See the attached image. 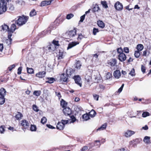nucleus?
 I'll return each instance as SVG.
<instances>
[{"mask_svg":"<svg viewBox=\"0 0 151 151\" xmlns=\"http://www.w3.org/2000/svg\"><path fill=\"white\" fill-rule=\"evenodd\" d=\"M28 18L29 17L27 16H20L16 22L19 26H21L26 23Z\"/></svg>","mask_w":151,"mask_h":151,"instance_id":"1","label":"nucleus"},{"mask_svg":"<svg viewBox=\"0 0 151 151\" xmlns=\"http://www.w3.org/2000/svg\"><path fill=\"white\" fill-rule=\"evenodd\" d=\"M16 29V27L15 24H12L10 28V29H9V31L8 32V39L7 40L6 42L8 43L9 44L11 43V42L12 40L11 38L12 36V33H13Z\"/></svg>","mask_w":151,"mask_h":151,"instance_id":"2","label":"nucleus"},{"mask_svg":"<svg viewBox=\"0 0 151 151\" xmlns=\"http://www.w3.org/2000/svg\"><path fill=\"white\" fill-rule=\"evenodd\" d=\"M7 2L5 0L0 1V14L4 13L6 10Z\"/></svg>","mask_w":151,"mask_h":151,"instance_id":"3","label":"nucleus"},{"mask_svg":"<svg viewBox=\"0 0 151 151\" xmlns=\"http://www.w3.org/2000/svg\"><path fill=\"white\" fill-rule=\"evenodd\" d=\"M73 73V71L71 72V69L67 70L66 74L63 73L61 75L60 79V81L65 82L67 81L68 79V75H71Z\"/></svg>","mask_w":151,"mask_h":151,"instance_id":"4","label":"nucleus"},{"mask_svg":"<svg viewBox=\"0 0 151 151\" xmlns=\"http://www.w3.org/2000/svg\"><path fill=\"white\" fill-rule=\"evenodd\" d=\"M20 124L23 128L25 129L27 128L29 126V124L28 121L25 119L21 121Z\"/></svg>","mask_w":151,"mask_h":151,"instance_id":"5","label":"nucleus"},{"mask_svg":"<svg viewBox=\"0 0 151 151\" xmlns=\"http://www.w3.org/2000/svg\"><path fill=\"white\" fill-rule=\"evenodd\" d=\"M75 83L79 86L80 87L81 86L82 84L81 83V78L78 75L75 76L74 77Z\"/></svg>","mask_w":151,"mask_h":151,"instance_id":"6","label":"nucleus"},{"mask_svg":"<svg viewBox=\"0 0 151 151\" xmlns=\"http://www.w3.org/2000/svg\"><path fill=\"white\" fill-rule=\"evenodd\" d=\"M114 7L118 11L121 10L123 8V5L119 1H117L115 4Z\"/></svg>","mask_w":151,"mask_h":151,"instance_id":"7","label":"nucleus"},{"mask_svg":"<svg viewBox=\"0 0 151 151\" xmlns=\"http://www.w3.org/2000/svg\"><path fill=\"white\" fill-rule=\"evenodd\" d=\"M63 112L65 116H70L72 114L71 109L69 107L65 108L63 110Z\"/></svg>","mask_w":151,"mask_h":151,"instance_id":"8","label":"nucleus"},{"mask_svg":"<svg viewBox=\"0 0 151 151\" xmlns=\"http://www.w3.org/2000/svg\"><path fill=\"white\" fill-rule=\"evenodd\" d=\"M118 58L120 61H124L126 59V55L124 53H120L118 55Z\"/></svg>","mask_w":151,"mask_h":151,"instance_id":"9","label":"nucleus"},{"mask_svg":"<svg viewBox=\"0 0 151 151\" xmlns=\"http://www.w3.org/2000/svg\"><path fill=\"white\" fill-rule=\"evenodd\" d=\"M65 53L63 50H59L58 54V59H63L64 57Z\"/></svg>","mask_w":151,"mask_h":151,"instance_id":"10","label":"nucleus"},{"mask_svg":"<svg viewBox=\"0 0 151 151\" xmlns=\"http://www.w3.org/2000/svg\"><path fill=\"white\" fill-rule=\"evenodd\" d=\"M113 75L115 78L118 79L121 76V73L119 70H116L114 72Z\"/></svg>","mask_w":151,"mask_h":151,"instance_id":"11","label":"nucleus"},{"mask_svg":"<svg viewBox=\"0 0 151 151\" xmlns=\"http://www.w3.org/2000/svg\"><path fill=\"white\" fill-rule=\"evenodd\" d=\"M0 29L1 31L3 30L5 32L7 31L8 32L9 31V28L8 26L5 24L0 27Z\"/></svg>","mask_w":151,"mask_h":151,"instance_id":"12","label":"nucleus"},{"mask_svg":"<svg viewBox=\"0 0 151 151\" xmlns=\"http://www.w3.org/2000/svg\"><path fill=\"white\" fill-rule=\"evenodd\" d=\"M76 31L75 29H74L73 30H71L69 31L68 33V35L69 37L70 38H72L76 35Z\"/></svg>","mask_w":151,"mask_h":151,"instance_id":"13","label":"nucleus"},{"mask_svg":"<svg viewBox=\"0 0 151 151\" xmlns=\"http://www.w3.org/2000/svg\"><path fill=\"white\" fill-rule=\"evenodd\" d=\"M52 27H50L47 28V30H45L42 32L41 33L42 35L41 37H42L47 34L50 33L51 30H52Z\"/></svg>","mask_w":151,"mask_h":151,"instance_id":"14","label":"nucleus"},{"mask_svg":"<svg viewBox=\"0 0 151 151\" xmlns=\"http://www.w3.org/2000/svg\"><path fill=\"white\" fill-rule=\"evenodd\" d=\"M135 132L133 131L128 130L125 132V136L127 137H130Z\"/></svg>","mask_w":151,"mask_h":151,"instance_id":"15","label":"nucleus"},{"mask_svg":"<svg viewBox=\"0 0 151 151\" xmlns=\"http://www.w3.org/2000/svg\"><path fill=\"white\" fill-rule=\"evenodd\" d=\"M46 74V72L45 71L40 72L36 74V76L40 78H42L44 77Z\"/></svg>","mask_w":151,"mask_h":151,"instance_id":"16","label":"nucleus"},{"mask_svg":"<svg viewBox=\"0 0 151 151\" xmlns=\"http://www.w3.org/2000/svg\"><path fill=\"white\" fill-rule=\"evenodd\" d=\"M117 61L115 59H113L108 62V64L111 66H114L116 64Z\"/></svg>","mask_w":151,"mask_h":151,"instance_id":"17","label":"nucleus"},{"mask_svg":"<svg viewBox=\"0 0 151 151\" xmlns=\"http://www.w3.org/2000/svg\"><path fill=\"white\" fill-rule=\"evenodd\" d=\"M79 43L78 42H73L71 43H70L68 45V46L67 47V49H70L73 47L76 46Z\"/></svg>","mask_w":151,"mask_h":151,"instance_id":"18","label":"nucleus"},{"mask_svg":"<svg viewBox=\"0 0 151 151\" xmlns=\"http://www.w3.org/2000/svg\"><path fill=\"white\" fill-rule=\"evenodd\" d=\"M51 3V1H42L40 4V6H45L48 5L50 4Z\"/></svg>","mask_w":151,"mask_h":151,"instance_id":"19","label":"nucleus"},{"mask_svg":"<svg viewBox=\"0 0 151 151\" xmlns=\"http://www.w3.org/2000/svg\"><path fill=\"white\" fill-rule=\"evenodd\" d=\"M64 127L65 126L62 124V123L59 122L57 124V125L56 126L57 129L60 130H63V129Z\"/></svg>","mask_w":151,"mask_h":151,"instance_id":"20","label":"nucleus"},{"mask_svg":"<svg viewBox=\"0 0 151 151\" xmlns=\"http://www.w3.org/2000/svg\"><path fill=\"white\" fill-rule=\"evenodd\" d=\"M6 94V91L3 88H1L0 90V96H4Z\"/></svg>","mask_w":151,"mask_h":151,"instance_id":"21","label":"nucleus"},{"mask_svg":"<svg viewBox=\"0 0 151 151\" xmlns=\"http://www.w3.org/2000/svg\"><path fill=\"white\" fill-rule=\"evenodd\" d=\"M22 117L23 115L21 113L19 112H17L15 116V117L17 120H20Z\"/></svg>","mask_w":151,"mask_h":151,"instance_id":"22","label":"nucleus"},{"mask_svg":"<svg viewBox=\"0 0 151 151\" xmlns=\"http://www.w3.org/2000/svg\"><path fill=\"white\" fill-rule=\"evenodd\" d=\"M97 24L101 28H104L105 27V24L104 23L101 21H98Z\"/></svg>","mask_w":151,"mask_h":151,"instance_id":"23","label":"nucleus"},{"mask_svg":"<svg viewBox=\"0 0 151 151\" xmlns=\"http://www.w3.org/2000/svg\"><path fill=\"white\" fill-rule=\"evenodd\" d=\"M75 68L77 69H80L81 66V61H77L75 65Z\"/></svg>","mask_w":151,"mask_h":151,"instance_id":"24","label":"nucleus"},{"mask_svg":"<svg viewBox=\"0 0 151 151\" xmlns=\"http://www.w3.org/2000/svg\"><path fill=\"white\" fill-rule=\"evenodd\" d=\"M143 48L144 46L143 45L141 44H139L137 46V50H138L139 51H142L143 49Z\"/></svg>","mask_w":151,"mask_h":151,"instance_id":"25","label":"nucleus"},{"mask_svg":"<svg viewBox=\"0 0 151 151\" xmlns=\"http://www.w3.org/2000/svg\"><path fill=\"white\" fill-rule=\"evenodd\" d=\"M90 116L91 117H93L95 116L96 114V112L92 109L89 113Z\"/></svg>","mask_w":151,"mask_h":151,"instance_id":"26","label":"nucleus"},{"mask_svg":"<svg viewBox=\"0 0 151 151\" xmlns=\"http://www.w3.org/2000/svg\"><path fill=\"white\" fill-rule=\"evenodd\" d=\"M82 117L85 121H87L90 119L89 116L87 114H85L83 115Z\"/></svg>","mask_w":151,"mask_h":151,"instance_id":"27","label":"nucleus"},{"mask_svg":"<svg viewBox=\"0 0 151 151\" xmlns=\"http://www.w3.org/2000/svg\"><path fill=\"white\" fill-rule=\"evenodd\" d=\"M47 79L48 80L46 81V83H53L55 80L54 78H47Z\"/></svg>","mask_w":151,"mask_h":151,"instance_id":"28","label":"nucleus"},{"mask_svg":"<svg viewBox=\"0 0 151 151\" xmlns=\"http://www.w3.org/2000/svg\"><path fill=\"white\" fill-rule=\"evenodd\" d=\"M5 102V98L4 96H1L0 97V104H3Z\"/></svg>","mask_w":151,"mask_h":151,"instance_id":"29","label":"nucleus"},{"mask_svg":"<svg viewBox=\"0 0 151 151\" xmlns=\"http://www.w3.org/2000/svg\"><path fill=\"white\" fill-rule=\"evenodd\" d=\"M150 137L146 136L144 137L143 139V141L145 143H148L149 142H150Z\"/></svg>","mask_w":151,"mask_h":151,"instance_id":"30","label":"nucleus"},{"mask_svg":"<svg viewBox=\"0 0 151 151\" xmlns=\"http://www.w3.org/2000/svg\"><path fill=\"white\" fill-rule=\"evenodd\" d=\"M101 4L102 5L103 7L106 9L108 7L107 2L106 1H101Z\"/></svg>","mask_w":151,"mask_h":151,"instance_id":"31","label":"nucleus"},{"mask_svg":"<svg viewBox=\"0 0 151 151\" xmlns=\"http://www.w3.org/2000/svg\"><path fill=\"white\" fill-rule=\"evenodd\" d=\"M140 55V51L138 50H136L134 52V55L136 58H138Z\"/></svg>","mask_w":151,"mask_h":151,"instance_id":"32","label":"nucleus"},{"mask_svg":"<svg viewBox=\"0 0 151 151\" xmlns=\"http://www.w3.org/2000/svg\"><path fill=\"white\" fill-rule=\"evenodd\" d=\"M106 127V124H103L101 127L98 128L97 130H103L105 129Z\"/></svg>","mask_w":151,"mask_h":151,"instance_id":"33","label":"nucleus"},{"mask_svg":"<svg viewBox=\"0 0 151 151\" xmlns=\"http://www.w3.org/2000/svg\"><path fill=\"white\" fill-rule=\"evenodd\" d=\"M27 72L28 73L32 74L34 73V70L32 68H27Z\"/></svg>","mask_w":151,"mask_h":151,"instance_id":"34","label":"nucleus"},{"mask_svg":"<svg viewBox=\"0 0 151 151\" xmlns=\"http://www.w3.org/2000/svg\"><path fill=\"white\" fill-rule=\"evenodd\" d=\"M67 104V103L63 99H62L61 101V105L63 108H65L66 107Z\"/></svg>","mask_w":151,"mask_h":151,"instance_id":"35","label":"nucleus"},{"mask_svg":"<svg viewBox=\"0 0 151 151\" xmlns=\"http://www.w3.org/2000/svg\"><path fill=\"white\" fill-rule=\"evenodd\" d=\"M41 92L40 91H35L33 93L34 95L36 96H39L41 94Z\"/></svg>","mask_w":151,"mask_h":151,"instance_id":"36","label":"nucleus"},{"mask_svg":"<svg viewBox=\"0 0 151 151\" xmlns=\"http://www.w3.org/2000/svg\"><path fill=\"white\" fill-rule=\"evenodd\" d=\"M37 129V127L35 125L31 124L30 128V130L32 131H35Z\"/></svg>","mask_w":151,"mask_h":151,"instance_id":"37","label":"nucleus"},{"mask_svg":"<svg viewBox=\"0 0 151 151\" xmlns=\"http://www.w3.org/2000/svg\"><path fill=\"white\" fill-rule=\"evenodd\" d=\"M36 14V13L35 10L34 9H33L30 12L29 15L30 16L32 17L35 15Z\"/></svg>","mask_w":151,"mask_h":151,"instance_id":"38","label":"nucleus"},{"mask_svg":"<svg viewBox=\"0 0 151 151\" xmlns=\"http://www.w3.org/2000/svg\"><path fill=\"white\" fill-rule=\"evenodd\" d=\"M129 74L131 76H135V70L134 68H132L131 71L129 73Z\"/></svg>","mask_w":151,"mask_h":151,"instance_id":"39","label":"nucleus"},{"mask_svg":"<svg viewBox=\"0 0 151 151\" xmlns=\"http://www.w3.org/2000/svg\"><path fill=\"white\" fill-rule=\"evenodd\" d=\"M99 9V7L98 6V5H96L93 7V12H95L97 11Z\"/></svg>","mask_w":151,"mask_h":151,"instance_id":"40","label":"nucleus"},{"mask_svg":"<svg viewBox=\"0 0 151 151\" xmlns=\"http://www.w3.org/2000/svg\"><path fill=\"white\" fill-rule=\"evenodd\" d=\"M5 127L4 126H1L0 127V132L1 133H3L5 131Z\"/></svg>","mask_w":151,"mask_h":151,"instance_id":"41","label":"nucleus"},{"mask_svg":"<svg viewBox=\"0 0 151 151\" xmlns=\"http://www.w3.org/2000/svg\"><path fill=\"white\" fill-rule=\"evenodd\" d=\"M74 15L73 14H67L66 16V18L68 19H70L73 17Z\"/></svg>","mask_w":151,"mask_h":151,"instance_id":"42","label":"nucleus"},{"mask_svg":"<svg viewBox=\"0 0 151 151\" xmlns=\"http://www.w3.org/2000/svg\"><path fill=\"white\" fill-rule=\"evenodd\" d=\"M150 115V113L147 112H144L142 114V116L143 117H146Z\"/></svg>","mask_w":151,"mask_h":151,"instance_id":"43","label":"nucleus"},{"mask_svg":"<svg viewBox=\"0 0 151 151\" xmlns=\"http://www.w3.org/2000/svg\"><path fill=\"white\" fill-rule=\"evenodd\" d=\"M7 8L9 9V10L10 11H13L14 9L13 5L11 4L9 5Z\"/></svg>","mask_w":151,"mask_h":151,"instance_id":"44","label":"nucleus"},{"mask_svg":"<svg viewBox=\"0 0 151 151\" xmlns=\"http://www.w3.org/2000/svg\"><path fill=\"white\" fill-rule=\"evenodd\" d=\"M47 122V119L46 117H43L41 119V122L43 124H44L46 123Z\"/></svg>","mask_w":151,"mask_h":151,"instance_id":"45","label":"nucleus"},{"mask_svg":"<svg viewBox=\"0 0 151 151\" xmlns=\"http://www.w3.org/2000/svg\"><path fill=\"white\" fill-rule=\"evenodd\" d=\"M99 32L98 29L94 28L93 29V33L94 35H96V33Z\"/></svg>","mask_w":151,"mask_h":151,"instance_id":"46","label":"nucleus"},{"mask_svg":"<svg viewBox=\"0 0 151 151\" xmlns=\"http://www.w3.org/2000/svg\"><path fill=\"white\" fill-rule=\"evenodd\" d=\"M100 141L99 140H96L94 143V145L95 146H98L99 147L100 145Z\"/></svg>","mask_w":151,"mask_h":151,"instance_id":"47","label":"nucleus"},{"mask_svg":"<svg viewBox=\"0 0 151 151\" xmlns=\"http://www.w3.org/2000/svg\"><path fill=\"white\" fill-rule=\"evenodd\" d=\"M84 37L82 35L81 33L78 34V36L77 37V39L78 40H81Z\"/></svg>","mask_w":151,"mask_h":151,"instance_id":"48","label":"nucleus"},{"mask_svg":"<svg viewBox=\"0 0 151 151\" xmlns=\"http://www.w3.org/2000/svg\"><path fill=\"white\" fill-rule=\"evenodd\" d=\"M33 109L36 112H38L39 111V109L36 105H34L33 106Z\"/></svg>","mask_w":151,"mask_h":151,"instance_id":"49","label":"nucleus"},{"mask_svg":"<svg viewBox=\"0 0 151 151\" xmlns=\"http://www.w3.org/2000/svg\"><path fill=\"white\" fill-rule=\"evenodd\" d=\"M111 74L110 73H107L106 76V79H109L110 78H111Z\"/></svg>","mask_w":151,"mask_h":151,"instance_id":"50","label":"nucleus"},{"mask_svg":"<svg viewBox=\"0 0 151 151\" xmlns=\"http://www.w3.org/2000/svg\"><path fill=\"white\" fill-rule=\"evenodd\" d=\"M141 70L142 72L144 73L145 72L146 69L145 67L143 65H141Z\"/></svg>","mask_w":151,"mask_h":151,"instance_id":"51","label":"nucleus"},{"mask_svg":"<svg viewBox=\"0 0 151 151\" xmlns=\"http://www.w3.org/2000/svg\"><path fill=\"white\" fill-rule=\"evenodd\" d=\"M147 52H148V54L147 55H148L150 53L149 51H147V50H145L143 52V53L142 55L143 56H147Z\"/></svg>","mask_w":151,"mask_h":151,"instance_id":"52","label":"nucleus"},{"mask_svg":"<svg viewBox=\"0 0 151 151\" xmlns=\"http://www.w3.org/2000/svg\"><path fill=\"white\" fill-rule=\"evenodd\" d=\"M68 120H61V123H62V124H63V125L65 126V124H67L68 123Z\"/></svg>","mask_w":151,"mask_h":151,"instance_id":"53","label":"nucleus"},{"mask_svg":"<svg viewBox=\"0 0 151 151\" xmlns=\"http://www.w3.org/2000/svg\"><path fill=\"white\" fill-rule=\"evenodd\" d=\"M117 52L119 54L120 53H123V51L122 50V49L121 47L117 49Z\"/></svg>","mask_w":151,"mask_h":151,"instance_id":"54","label":"nucleus"},{"mask_svg":"<svg viewBox=\"0 0 151 151\" xmlns=\"http://www.w3.org/2000/svg\"><path fill=\"white\" fill-rule=\"evenodd\" d=\"M22 70V67H19L18 69L17 74L19 75H20L21 73V71Z\"/></svg>","mask_w":151,"mask_h":151,"instance_id":"55","label":"nucleus"},{"mask_svg":"<svg viewBox=\"0 0 151 151\" xmlns=\"http://www.w3.org/2000/svg\"><path fill=\"white\" fill-rule=\"evenodd\" d=\"M85 16V14H84L81 17L80 20V22H82L83 21L84 19Z\"/></svg>","mask_w":151,"mask_h":151,"instance_id":"56","label":"nucleus"},{"mask_svg":"<svg viewBox=\"0 0 151 151\" xmlns=\"http://www.w3.org/2000/svg\"><path fill=\"white\" fill-rule=\"evenodd\" d=\"M15 67V65L14 64H13L10 65L8 68V69L9 71H11L12 69Z\"/></svg>","mask_w":151,"mask_h":151,"instance_id":"57","label":"nucleus"},{"mask_svg":"<svg viewBox=\"0 0 151 151\" xmlns=\"http://www.w3.org/2000/svg\"><path fill=\"white\" fill-rule=\"evenodd\" d=\"M93 96L95 99L97 101L98 100L99 96L98 95L94 94L93 95Z\"/></svg>","mask_w":151,"mask_h":151,"instance_id":"58","label":"nucleus"},{"mask_svg":"<svg viewBox=\"0 0 151 151\" xmlns=\"http://www.w3.org/2000/svg\"><path fill=\"white\" fill-rule=\"evenodd\" d=\"M124 49L125 52L127 53L129 52V49L128 47H125Z\"/></svg>","mask_w":151,"mask_h":151,"instance_id":"59","label":"nucleus"},{"mask_svg":"<svg viewBox=\"0 0 151 151\" xmlns=\"http://www.w3.org/2000/svg\"><path fill=\"white\" fill-rule=\"evenodd\" d=\"M70 118H71L73 122H74L76 121V119L73 115L70 116Z\"/></svg>","mask_w":151,"mask_h":151,"instance_id":"60","label":"nucleus"},{"mask_svg":"<svg viewBox=\"0 0 151 151\" xmlns=\"http://www.w3.org/2000/svg\"><path fill=\"white\" fill-rule=\"evenodd\" d=\"M53 43L55 45L58 46L59 45L58 44V41L53 40Z\"/></svg>","mask_w":151,"mask_h":151,"instance_id":"61","label":"nucleus"},{"mask_svg":"<svg viewBox=\"0 0 151 151\" xmlns=\"http://www.w3.org/2000/svg\"><path fill=\"white\" fill-rule=\"evenodd\" d=\"M47 127L51 129H53L55 128L53 126H52L51 125H50V124H47Z\"/></svg>","mask_w":151,"mask_h":151,"instance_id":"62","label":"nucleus"},{"mask_svg":"<svg viewBox=\"0 0 151 151\" xmlns=\"http://www.w3.org/2000/svg\"><path fill=\"white\" fill-rule=\"evenodd\" d=\"M3 49V45L2 44H0V51L2 52Z\"/></svg>","mask_w":151,"mask_h":151,"instance_id":"63","label":"nucleus"},{"mask_svg":"<svg viewBox=\"0 0 151 151\" xmlns=\"http://www.w3.org/2000/svg\"><path fill=\"white\" fill-rule=\"evenodd\" d=\"M142 129L145 130H147L148 129V127L147 125H146L144 127H142Z\"/></svg>","mask_w":151,"mask_h":151,"instance_id":"64","label":"nucleus"}]
</instances>
